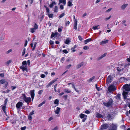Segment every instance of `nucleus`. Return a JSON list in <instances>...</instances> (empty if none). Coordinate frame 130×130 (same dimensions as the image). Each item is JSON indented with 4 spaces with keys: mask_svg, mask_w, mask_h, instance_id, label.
I'll use <instances>...</instances> for the list:
<instances>
[{
    "mask_svg": "<svg viewBox=\"0 0 130 130\" xmlns=\"http://www.w3.org/2000/svg\"><path fill=\"white\" fill-rule=\"evenodd\" d=\"M58 34V33L57 32H55L54 33L53 32H52V34L51 36V38H52L54 37H57Z\"/></svg>",
    "mask_w": 130,
    "mask_h": 130,
    "instance_id": "13",
    "label": "nucleus"
},
{
    "mask_svg": "<svg viewBox=\"0 0 130 130\" xmlns=\"http://www.w3.org/2000/svg\"><path fill=\"white\" fill-rule=\"evenodd\" d=\"M121 95L119 93H118L117 95L115 97H116V99L118 100H120L121 98H120Z\"/></svg>",
    "mask_w": 130,
    "mask_h": 130,
    "instance_id": "30",
    "label": "nucleus"
},
{
    "mask_svg": "<svg viewBox=\"0 0 130 130\" xmlns=\"http://www.w3.org/2000/svg\"><path fill=\"white\" fill-rule=\"evenodd\" d=\"M70 23V22L68 21L65 23V25L66 26H67V25H69Z\"/></svg>",
    "mask_w": 130,
    "mask_h": 130,
    "instance_id": "59",
    "label": "nucleus"
},
{
    "mask_svg": "<svg viewBox=\"0 0 130 130\" xmlns=\"http://www.w3.org/2000/svg\"><path fill=\"white\" fill-rule=\"evenodd\" d=\"M64 92L66 93H69L70 92V91H69L68 89H65L64 90Z\"/></svg>",
    "mask_w": 130,
    "mask_h": 130,
    "instance_id": "51",
    "label": "nucleus"
},
{
    "mask_svg": "<svg viewBox=\"0 0 130 130\" xmlns=\"http://www.w3.org/2000/svg\"><path fill=\"white\" fill-rule=\"evenodd\" d=\"M68 97V95H64L63 96V97L66 100L67 99Z\"/></svg>",
    "mask_w": 130,
    "mask_h": 130,
    "instance_id": "60",
    "label": "nucleus"
},
{
    "mask_svg": "<svg viewBox=\"0 0 130 130\" xmlns=\"http://www.w3.org/2000/svg\"><path fill=\"white\" fill-rule=\"evenodd\" d=\"M4 73H1L0 74V77H4Z\"/></svg>",
    "mask_w": 130,
    "mask_h": 130,
    "instance_id": "64",
    "label": "nucleus"
},
{
    "mask_svg": "<svg viewBox=\"0 0 130 130\" xmlns=\"http://www.w3.org/2000/svg\"><path fill=\"white\" fill-rule=\"evenodd\" d=\"M22 64L24 66L26 65L27 62L26 61H23L22 62Z\"/></svg>",
    "mask_w": 130,
    "mask_h": 130,
    "instance_id": "47",
    "label": "nucleus"
},
{
    "mask_svg": "<svg viewBox=\"0 0 130 130\" xmlns=\"http://www.w3.org/2000/svg\"><path fill=\"white\" fill-rule=\"evenodd\" d=\"M44 7L46 9L47 15H48L49 18H53V15L52 13H51L50 14V10L45 5L44 6Z\"/></svg>",
    "mask_w": 130,
    "mask_h": 130,
    "instance_id": "3",
    "label": "nucleus"
},
{
    "mask_svg": "<svg viewBox=\"0 0 130 130\" xmlns=\"http://www.w3.org/2000/svg\"><path fill=\"white\" fill-rule=\"evenodd\" d=\"M28 119L30 120H31L32 119V117L31 116H30L29 115L28 117Z\"/></svg>",
    "mask_w": 130,
    "mask_h": 130,
    "instance_id": "53",
    "label": "nucleus"
},
{
    "mask_svg": "<svg viewBox=\"0 0 130 130\" xmlns=\"http://www.w3.org/2000/svg\"><path fill=\"white\" fill-rule=\"evenodd\" d=\"M60 108L58 107H57L56 110L55 111V113L58 114L59 113Z\"/></svg>",
    "mask_w": 130,
    "mask_h": 130,
    "instance_id": "19",
    "label": "nucleus"
},
{
    "mask_svg": "<svg viewBox=\"0 0 130 130\" xmlns=\"http://www.w3.org/2000/svg\"><path fill=\"white\" fill-rule=\"evenodd\" d=\"M65 60V58L64 57H62L60 60V61L62 63H63L64 62Z\"/></svg>",
    "mask_w": 130,
    "mask_h": 130,
    "instance_id": "43",
    "label": "nucleus"
},
{
    "mask_svg": "<svg viewBox=\"0 0 130 130\" xmlns=\"http://www.w3.org/2000/svg\"><path fill=\"white\" fill-rule=\"evenodd\" d=\"M128 92H123V96L124 99L125 100L127 99V98L126 95L127 94Z\"/></svg>",
    "mask_w": 130,
    "mask_h": 130,
    "instance_id": "16",
    "label": "nucleus"
},
{
    "mask_svg": "<svg viewBox=\"0 0 130 130\" xmlns=\"http://www.w3.org/2000/svg\"><path fill=\"white\" fill-rule=\"evenodd\" d=\"M23 104L22 102H18L16 105V107L17 109H20L23 106Z\"/></svg>",
    "mask_w": 130,
    "mask_h": 130,
    "instance_id": "11",
    "label": "nucleus"
},
{
    "mask_svg": "<svg viewBox=\"0 0 130 130\" xmlns=\"http://www.w3.org/2000/svg\"><path fill=\"white\" fill-rule=\"evenodd\" d=\"M108 40H106L104 41H102L101 42V43L102 44H105L108 43Z\"/></svg>",
    "mask_w": 130,
    "mask_h": 130,
    "instance_id": "28",
    "label": "nucleus"
},
{
    "mask_svg": "<svg viewBox=\"0 0 130 130\" xmlns=\"http://www.w3.org/2000/svg\"><path fill=\"white\" fill-rule=\"evenodd\" d=\"M43 92V90H40L38 92V93L39 94L41 95L42 94V93Z\"/></svg>",
    "mask_w": 130,
    "mask_h": 130,
    "instance_id": "58",
    "label": "nucleus"
},
{
    "mask_svg": "<svg viewBox=\"0 0 130 130\" xmlns=\"http://www.w3.org/2000/svg\"><path fill=\"white\" fill-rule=\"evenodd\" d=\"M20 69H22V71H27V69L26 66L24 67L23 65L22 66L20 67Z\"/></svg>",
    "mask_w": 130,
    "mask_h": 130,
    "instance_id": "14",
    "label": "nucleus"
},
{
    "mask_svg": "<svg viewBox=\"0 0 130 130\" xmlns=\"http://www.w3.org/2000/svg\"><path fill=\"white\" fill-rule=\"evenodd\" d=\"M99 26V25H97L96 26H94L92 27V29L94 30H95L96 29H99V28H98V27Z\"/></svg>",
    "mask_w": 130,
    "mask_h": 130,
    "instance_id": "38",
    "label": "nucleus"
},
{
    "mask_svg": "<svg viewBox=\"0 0 130 130\" xmlns=\"http://www.w3.org/2000/svg\"><path fill=\"white\" fill-rule=\"evenodd\" d=\"M34 28L35 29H37L38 28V26L37 24L36 23H35V24L34 25Z\"/></svg>",
    "mask_w": 130,
    "mask_h": 130,
    "instance_id": "34",
    "label": "nucleus"
},
{
    "mask_svg": "<svg viewBox=\"0 0 130 130\" xmlns=\"http://www.w3.org/2000/svg\"><path fill=\"white\" fill-rule=\"evenodd\" d=\"M73 5L71 1H69L68 2V6L69 7L72 6Z\"/></svg>",
    "mask_w": 130,
    "mask_h": 130,
    "instance_id": "27",
    "label": "nucleus"
},
{
    "mask_svg": "<svg viewBox=\"0 0 130 130\" xmlns=\"http://www.w3.org/2000/svg\"><path fill=\"white\" fill-rule=\"evenodd\" d=\"M6 106L4 105L2 107V109L3 110V111L6 113Z\"/></svg>",
    "mask_w": 130,
    "mask_h": 130,
    "instance_id": "32",
    "label": "nucleus"
},
{
    "mask_svg": "<svg viewBox=\"0 0 130 130\" xmlns=\"http://www.w3.org/2000/svg\"><path fill=\"white\" fill-rule=\"evenodd\" d=\"M130 65V64L129 63L128 64H126L124 65V68H126L127 70H125L126 72H127L128 71L129 69V66Z\"/></svg>",
    "mask_w": 130,
    "mask_h": 130,
    "instance_id": "15",
    "label": "nucleus"
},
{
    "mask_svg": "<svg viewBox=\"0 0 130 130\" xmlns=\"http://www.w3.org/2000/svg\"><path fill=\"white\" fill-rule=\"evenodd\" d=\"M34 112V110H32V111L29 113V115L30 116H31L35 113Z\"/></svg>",
    "mask_w": 130,
    "mask_h": 130,
    "instance_id": "48",
    "label": "nucleus"
},
{
    "mask_svg": "<svg viewBox=\"0 0 130 130\" xmlns=\"http://www.w3.org/2000/svg\"><path fill=\"white\" fill-rule=\"evenodd\" d=\"M56 3L53 1L52 2L49 6L50 7L52 8L54 5H56Z\"/></svg>",
    "mask_w": 130,
    "mask_h": 130,
    "instance_id": "21",
    "label": "nucleus"
},
{
    "mask_svg": "<svg viewBox=\"0 0 130 130\" xmlns=\"http://www.w3.org/2000/svg\"><path fill=\"white\" fill-rule=\"evenodd\" d=\"M71 42L70 40L66 39V40L65 43L66 44H68Z\"/></svg>",
    "mask_w": 130,
    "mask_h": 130,
    "instance_id": "33",
    "label": "nucleus"
},
{
    "mask_svg": "<svg viewBox=\"0 0 130 130\" xmlns=\"http://www.w3.org/2000/svg\"><path fill=\"white\" fill-rule=\"evenodd\" d=\"M54 42L52 40H50V45L54 44Z\"/></svg>",
    "mask_w": 130,
    "mask_h": 130,
    "instance_id": "49",
    "label": "nucleus"
},
{
    "mask_svg": "<svg viewBox=\"0 0 130 130\" xmlns=\"http://www.w3.org/2000/svg\"><path fill=\"white\" fill-rule=\"evenodd\" d=\"M95 116L97 118H103V116L102 115L98 112H97L96 113Z\"/></svg>",
    "mask_w": 130,
    "mask_h": 130,
    "instance_id": "17",
    "label": "nucleus"
},
{
    "mask_svg": "<svg viewBox=\"0 0 130 130\" xmlns=\"http://www.w3.org/2000/svg\"><path fill=\"white\" fill-rule=\"evenodd\" d=\"M12 62L11 60H10L8 61H7L6 63V64L8 66L9 64L10 63Z\"/></svg>",
    "mask_w": 130,
    "mask_h": 130,
    "instance_id": "40",
    "label": "nucleus"
},
{
    "mask_svg": "<svg viewBox=\"0 0 130 130\" xmlns=\"http://www.w3.org/2000/svg\"><path fill=\"white\" fill-rule=\"evenodd\" d=\"M108 127V124L105 123L102 125L101 126V130L107 129Z\"/></svg>",
    "mask_w": 130,
    "mask_h": 130,
    "instance_id": "9",
    "label": "nucleus"
},
{
    "mask_svg": "<svg viewBox=\"0 0 130 130\" xmlns=\"http://www.w3.org/2000/svg\"><path fill=\"white\" fill-rule=\"evenodd\" d=\"M107 55V53H105L103 55H102L101 57H99L97 59V60L99 61L100 60L104 57H105Z\"/></svg>",
    "mask_w": 130,
    "mask_h": 130,
    "instance_id": "18",
    "label": "nucleus"
},
{
    "mask_svg": "<svg viewBox=\"0 0 130 130\" xmlns=\"http://www.w3.org/2000/svg\"><path fill=\"white\" fill-rule=\"evenodd\" d=\"M6 82L5 81V79H2L0 80V84H3L5 83Z\"/></svg>",
    "mask_w": 130,
    "mask_h": 130,
    "instance_id": "39",
    "label": "nucleus"
},
{
    "mask_svg": "<svg viewBox=\"0 0 130 130\" xmlns=\"http://www.w3.org/2000/svg\"><path fill=\"white\" fill-rule=\"evenodd\" d=\"M129 80H130V77H121L120 79V81L122 83H127V82Z\"/></svg>",
    "mask_w": 130,
    "mask_h": 130,
    "instance_id": "5",
    "label": "nucleus"
},
{
    "mask_svg": "<svg viewBox=\"0 0 130 130\" xmlns=\"http://www.w3.org/2000/svg\"><path fill=\"white\" fill-rule=\"evenodd\" d=\"M111 17V15H110L109 17L105 18V20L106 21H107Z\"/></svg>",
    "mask_w": 130,
    "mask_h": 130,
    "instance_id": "61",
    "label": "nucleus"
},
{
    "mask_svg": "<svg viewBox=\"0 0 130 130\" xmlns=\"http://www.w3.org/2000/svg\"><path fill=\"white\" fill-rule=\"evenodd\" d=\"M116 89L115 86L112 84H111L108 87V90L109 92H111L113 91Z\"/></svg>",
    "mask_w": 130,
    "mask_h": 130,
    "instance_id": "4",
    "label": "nucleus"
},
{
    "mask_svg": "<svg viewBox=\"0 0 130 130\" xmlns=\"http://www.w3.org/2000/svg\"><path fill=\"white\" fill-rule=\"evenodd\" d=\"M78 38L79 40L80 41H82L83 39L81 36H79L78 37Z\"/></svg>",
    "mask_w": 130,
    "mask_h": 130,
    "instance_id": "52",
    "label": "nucleus"
},
{
    "mask_svg": "<svg viewBox=\"0 0 130 130\" xmlns=\"http://www.w3.org/2000/svg\"><path fill=\"white\" fill-rule=\"evenodd\" d=\"M65 15V13H63L62 14H60V16L59 17V18H61L63 17Z\"/></svg>",
    "mask_w": 130,
    "mask_h": 130,
    "instance_id": "46",
    "label": "nucleus"
},
{
    "mask_svg": "<svg viewBox=\"0 0 130 130\" xmlns=\"http://www.w3.org/2000/svg\"><path fill=\"white\" fill-rule=\"evenodd\" d=\"M115 125H113L112 127L109 130H116L115 128Z\"/></svg>",
    "mask_w": 130,
    "mask_h": 130,
    "instance_id": "42",
    "label": "nucleus"
},
{
    "mask_svg": "<svg viewBox=\"0 0 130 130\" xmlns=\"http://www.w3.org/2000/svg\"><path fill=\"white\" fill-rule=\"evenodd\" d=\"M45 77V75L44 74H42L40 76V77L42 78H44Z\"/></svg>",
    "mask_w": 130,
    "mask_h": 130,
    "instance_id": "63",
    "label": "nucleus"
},
{
    "mask_svg": "<svg viewBox=\"0 0 130 130\" xmlns=\"http://www.w3.org/2000/svg\"><path fill=\"white\" fill-rule=\"evenodd\" d=\"M22 97L23 99L25 102L27 103V104H29V103L31 102V99L30 97H27L24 94H22Z\"/></svg>",
    "mask_w": 130,
    "mask_h": 130,
    "instance_id": "1",
    "label": "nucleus"
},
{
    "mask_svg": "<svg viewBox=\"0 0 130 130\" xmlns=\"http://www.w3.org/2000/svg\"><path fill=\"white\" fill-rule=\"evenodd\" d=\"M5 85L3 87L5 88H6L8 84V82H6L5 83Z\"/></svg>",
    "mask_w": 130,
    "mask_h": 130,
    "instance_id": "36",
    "label": "nucleus"
},
{
    "mask_svg": "<svg viewBox=\"0 0 130 130\" xmlns=\"http://www.w3.org/2000/svg\"><path fill=\"white\" fill-rule=\"evenodd\" d=\"M128 5V4H123L121 7V8L122 9H124Z\"/></svg>",
    "mask_w": 130,
    "mask_h": 130,
    "instance_id": "20",
    "label": "nucleus"
},
{
    "mask_svg": "<svg viewBox=\"0 0 130 130\" xmlns=\"http://www.w3.org/2000/svg\"><path fill=\"white\" fill-rule=\"evenodd\" d=\"M95 78L94 76H93L92 77L90 78L89 80H87V81L89 83L91 82Z\"/></svg>",
    "mask_w": 130,
    "mask_h": 130,
    "instance_id": "24",
    "label": "nucleus"
},
{
    "mask_svg": "<svg viewBox=\"0 0 130 130\" xmlns=\"http://www.w3.org/2000/svg\"><path fill=\"white\" fill-rule=\"evenodd\" d=\"M36 29H35L33 28H30V32L32 33H33L35 32Z\"/></svg>",
    "mask_w": 130,
    "mask_h": 130,
    "instance_id": "31",
    "label": "nucleus"
},
{
    "mask_svg": "<svg viewBox=\"0 0 130 130\" xmlns=\"http://www.w3.org/2000/svg\"><path fill=\"white\" fill-rule=\"evenodd\" d=\"M59 101L57 99H56L54 100V103L55 104H57V106L59 104Z\"/></svg>",
    "mask_w": 130,
    "mask_h": 130,
    "instance_id": "37",
    "label": "nucleus"
},
{
    "mask_svg": "<svg viewBox=\"0 0 130 130\" xmlns=\"http://www.w3.org/2000/svg\"><path fill=\"white\" fill-rule=\"evenodd\" d=\"M62 52L65 54H67L68 53V52L67 50H64L62 51Z\"/></svg>",
    "mask_w": 130,
    "mask_h": 130,
    "instance_id": "50",
    "label": "nucleus"
},
{
    "mask_svg": "<svg viewBox=\"0 0 130 130\" xmlns=\"http://www.w3.org/2000/svg\"><path fill=\"white\" fill-rule=\"evenodd\" d=\"M58 79V78H57L53 80L52 81L48 83V85L46 86V87L48 88L50 87L54 83L56 82Z\"/></svg>",
    "mask_w": 130,
    "mask_h": 130,
    "instance_id": "8",
    "label": "nucleus"
},
{
    "mask_svg": "<svg viewBox=\"0 0 130 130\" xmlns=\"http://www.w3.org/2000/svg\"><path fill=\"white\" fill-rule=\"evenodd\" d=\"M114 113H108L106 116L108 120H111L114 118Z\"/></svg>",
    "mask_w": 130,
    "mask_h": 130,
    "instance_id": "6",
    "label": "nucleus"
},
{
    "mask_svg": "<svg viewBox=\"0 0 130 130\" xmlns=\"http://www.w3.org/2000/svg\"><path fill=\"white\" fill-rule=\"evenodd\" d=\"M25 51H26V49L25 48H24L23 49V52L22 53V56H23L25 54Z\"/></svg>",
    "mask_w": 130,
    "mask_h": 130,
    "instance_id": "55",
    "label": "nucleus"
},
{
    "mask_svg": "<svg viewBox=\"0 0 130 130\" xmlns=\"http://www.w3.org/2000/svg\"><path fill=\"white\" fill-rule=\"evenodd\" d=\"M12 51V49H10L9 50H8V51H7L6 52V53L7 54H8L9 53H10V52H11Z\"/></svg>",
    "mask_w": 130,
    "mask_h": 130,
    "instance_id": "62",
    "label": "nucleus"
},
{
    "mask_svg": "<svg viewBox=\"0 0 130 130\" xmlns=\"http://www.w3.org/2000/svg\"><path fill=\"white\" fill-rule=\"evenodd\" d=\"M34 90H31L30 91V94L31 98V100L32 101L34 98L35 96V92Z\"/></svg>",
    "mask_w": 130,
    "mask_h": 130,
    "instance_id": "10",
    "label": "nucleus"
},
{
    "mask_svg": "<svg viewBox=\"0 0 130 130\" xmlns=\"http://www.w3.org/2000/svg\"><path fill=\"white\" fill-rule=\"evenodd\" d=\"M112 79V78L111 75H109L108 76L106 80V83L107 85L111 82Z\"/></svg>",
    "mask_w": 130,
    "mask_h": 130,
    "instance_id": "7",
    "label": "nucleus"
},
{
    "mask_svg": "<svg viewBox=\"0 0 130 130\" xmlns=\"http://www.w3.org/2000/svg\"><path fill=\"white\" fill-rule=\"evenodd\" d=\"M113 100L112 99L110 98L107 102H103L104 105L107 107H109L112 105Z\"/></svg>",
    "mask_w": 130,
    "mask_h": 130,
    "instance_id": "2",
    "label": "nucleus"
},
{
    "mask_svg": "<svg viewBox=\"0 0 130 130\" xmlns=\"http://www.w3.org/2000/svg\"><path fill=\"white\" fill-rule=\"evenodd\" d=\"M17 88V87L16 86H11V90H13Z\"/></svg>",
    "mask_w": 130,
    "mask_h": 130,
    "instance_id": "45",
    "label": "nucleus"
},
{
    "mask_svg": "<svg viewBox=\"0 0 130 130\" xmlns=\"http://www.w3.org/2000/svg\"><path fill=\"white\" fill-rule=\"evenodd\" d=\"M129 87V86L128 84H126L123 85V88L126 91H128L130 90Z\"/></svg>",
    "mask_w": 130,
    "mask_h": 130,
    "instance_id": "12",
    "label": "nucleus"
},
{
    "mask_svg": "<svg viewBox=\"0 0 130 130\" xmlns=\"http://www.w3.org/2000/svg\"><path fill=\"white\" fill-rule=\"evenodd\" d=\"M72 88H73L77 92H78V91L77 90L75 87L74 84V83L72 84Z\"/></svg>",
    "mask_w": 130,
    "mask_h": 130,
    "instance_id": "25",
    "label": "nucleus"
},
{
    "mask_svg": "<svg viewBox=\"0 0 130 130\" xmlns=\"http://www.w3.org/2000/svg\"><path fill=\"white\" fill-rule=\"evenodd\" d=\"M54 12L57 13L58 12V7L57 6H55L54 9Z\"/></svg>",
    "mask_w": 130,
    "mask_h": 130,
    "instance_id": "26",
    "label": "nucleus"
},
{
    "mask_svg": "<svg viewBox=\"0 0 130 130\" xmlns=\"http://www.w3.org/2000/svg\"><path fill=\"white\" fill-rule=\"evenodd\" d=\"M34 0H28V1L30 4L31 5L33 3Z\"/></svg>",
    "mask_w": 130,
    "mask_h": 130,
    "instance_id": "54",
    "label": "nucleus"
},
{
    "mask_svg": "<svg viewBox=\"0 0 130 130\" xmlns=\"http://www.w3.org/2000/svg\"><path fill=\"white\" fill-rule=\"evenodd\" d=\"M74 29L75 30H76L77 29V24H74Z\"/></svg>",
    "mask_w": 130,
    "mask_h": 130,
    "instance_id": "56",
    "label": "nucleus"
},
{
    "mask_svg": "<svg viewBox=\"0 0 130 130\" xmlns=\"http://www.w3.org/2000/svg\"><path fill=\"white\" fill-rule=\"evenodd\" d=\"M42 53V51H41V52L40 51H38L37 53V54L39 57H40L41 56V54Z\"/></svg>",
    "mask_w": 130,
    "mask_h": 130,
    "instance_id": "41",
    "label": "nucleus"
},
{
    "mask_svg": "<svg viewBox=\"0 0 130 130\" xmlns=\"http://www.w3.org/2000/svg\"><path fill=\"white\" fill-rule=\"evenodd\" d=\"M92 40L91 38L87 39L84 41V42L85 44H86L88 42Z\"/></svg>",
    "mask_w": 130,
    "mask_h": 130,
    "instance_id": "23",
    "label": "nucleus"
},
{
    "mask_svg": "<svg viewBox=\"0 0 130 130\" xmlns=\"http://www.w3.org/2000/svg\"><path fill=\"white\" fill-rule=\"evenodd\" d=\"M40 15L41 16V17L40 18V21L41 22L44 18V15L42 14H41Z\"/></svg>",
    "mask_w": 130,
    "mask_h": 130,
    "instance_id": "35",
    "label": "nucleus"
},
{
    "mask_svg": "<svg viewBox=\"0 0 130 130\" xmlns=\"http://www.w3.org/2000/svg\"><path fill=\"white\" fill-rule=\"evenodd\" d=\"M86 116V117H87V116L86 115L83 114L81 113L79 115L81 119L85 117V116Z\"/></svg>",
    "mask_w": 130,
    "mask_h": 130,
    "instance_id": "29",
    "label": "nucleus"
},
{
    "mask_svg": "<svg viewBox=\"0 0 130 130\" xmlns=\"http://www.w3.org/2000/svg\"><path fill=\"white\" fill-rule=\"evenodd\" d=\"M71 66L72 65L71 64L68 65L66 67V69H68L70 68Z\"/></svg>",
    "mask_w": 130,
    "mask_h": 130,
    "instance_id": "44",
    "label": "nucleus"
},
{
    "mask_svg": "<svg viewBox=\"0 0 130 130\" xmlns=\"http://www.w3.org/2000/svg\"><path fill=\"white\" fill-rule=\"evenodd\" d=\"M83 62H82L78 64L77 66V69H79V68L80 67H81L83 66Z\"/></svg>",
    "mask_w": 130,
    "mask_h": 130,
    "instance_id": "22",
    "label": "nucleus"
},
{
    "mask_svg": "<svg viewBox=\"0 0 130 130\" xmlns=\"http://www.w3.org/2000/svg\"><path fill=\"white\" fill-rule=\"evenodd\" d=\"M83 49L85 50H88L89 49V47L87 46H85L83 47Z\"/></svg>",
    "mask_w": 130,
    "mask_h": 130,
    "instance_id": "57",
    "label": "nucleus"
}]
</instances>
